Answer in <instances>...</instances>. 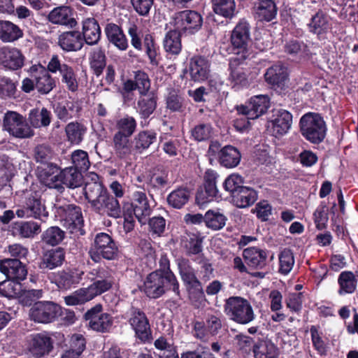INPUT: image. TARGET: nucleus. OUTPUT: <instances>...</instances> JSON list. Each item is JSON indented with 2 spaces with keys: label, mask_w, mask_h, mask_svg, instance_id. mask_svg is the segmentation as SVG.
Masks as SVG:
<instances>
[{
  "label": "nucleus",
  "mask_w": 358,
  "mask_h": 358,
  "mask_svg": "<svg viewBox=\"0 0 358 358\" xmlns=\"http://www.w3.org/2000/svg\"><path fill=\"white\" fill-rule=\"evenodd\" d=\"M144 292L152 299H157L164 294L166 290H172L179 296V283L174 274L165 276L161 271H154L150 273L144 282Z\"/></svg>",
  "instance_id": "f257e3e1"
},
{
  "label": "nucleus",
  "mask_w": 358,
  "mask_h": 358,
  "mask_svg": "<svg viewBox=\"0 0 358 358\" xmlns=\"http://www.w3.org/2000/svg\"><path fill=\"white\" fill-rule=\"evenodd\" d=\"M229 318L236 323L246 324L255 319V313L250 302L241 296H231L224 305Z\"/></svg>",
  "instance_id": "f03ea898"
},
{
  "label": "nucleus",
  "mask_w": 358,
  "mask_h": 358,
  "mask_svg": "<svg viewBox=\"0 0 358 358\" xmlns=\"http://www.w3.org/2000/svg\"><path fill=\"white\" fill-rule=\"evenodd\" d=\"M300 129L302 135L313 143L322 142L327 131V126L323 117L315 113H308L301 117Z\"/></svg>",
  "instance_id": "7ed1b4c3"
},
{
  "label": "nucleus",
  "mask_w": 358,
  "mask_h": 358,
  "mask_svg": "<svg viewBox=\"0 0 358 358\" xmlns=\"http://www.w3.org/2000/svg\"><path fill=\"white\" fill-rule=\"evenodd\" d=\"M16 215L19 217H34L42 219L47 217L48 213L44 201L41 198V193L38 191H28L24 194V201L21 208L17 209Z\"/></svg>",
  "instance_id": "20e7f679"
},
{
  "label": "nucleus",
  "mask_w": 358,
  "mask_h": 358,
  "mask_svg": "<svg viewBox=\"0 0 358 358\" xmlns=\"http://www.w3.org/2000/svg\"><path fill=\"white\" fill-rule=\"evenodd\" d=\"M89 254L94 262H99L102 258L110 260L117 256V247L108 234L99 233L96 235Z\"/></svg>",
  "instance_id": "39448f33"
},
{
  "label": "nucleus",
  "mask_w": 358,
  "mask_h": 358,
  "mask_svg": "<svg viewBox=\"0 0 358 358\" xmlns=\"http://www.w3.org/2000/svg\"><path fill=\"white\" fill-rule=\"evenodd\" d=\"M3 128L10 135L18 138H29L34 135L25 118L15 111H8L3 120Z\"/></svg>",
  "instance_id": "423d86ee"
},
{
  "label": "nucleus",
  "mask_w": 358,
  "mask_h": 358,
  "mask_svg": "<svg viewBox=\"0 0 358 358\" xmlns=\"http://www.w3.org/2000/svg\"><path fill=\"white\" fill-rule=\"evenodd\" d=\"M231 41L233 46L238 49L235 52L236 57L238 59H250L252 57V52L248 48L250 41V27L245 22H239L234 29Z\"/></svg>",
  "instance_id": "0eeeda50"
},
{
  "label": "nucleus",
  "mask_w": 358,
  "mask_h": 358,
  "mask_svg": "<svg viewBox=\"0 0 358 358\" xmlns=\"http://www.w3.org/2000/svg\"><path fill=\"white\" fill-rule=\"evenodd\" d=\"M61 313V307L52 301H38L29 310L31 320L38 323H50Z\"/></svg>",
  "instance_id": "6e6552de"
},
{
  "label": "nucleus",
  "mask_w": 358,
  "mask_h": 358,
  "mask_svg": "<svg viewBox=\"0 0 358 358\" xmlns=\"http://www.w3.org/2000/svg\"><path fill=\"white\" fill-rule=\"evenodd\" d=\"M123 209L129 210L139 222L145 224L150 215L152 208L146 194L143 191H136L131 196V202L125 203Z\"/></svg>",
  "instance_id": "1a4fd4ad"
},
{
  "label": "nucleus",
  "mask_w": 358,
  "mask_h": 358,
  "mask_svg": "<svg viewBox=\"0 0 358 358\" xmlns=\"http://www.w3.org/2000/svg\"><path fill=\"white\" fill-rule=\"evenodd\" d=\"M128 322L136 336L141 341H148L152 338L149 320L143 310L132 307L129 313Z\"/></svg>",
  "instance_id": "9d476101"
},
{
  "label": "nucleus",
  "mask_w": 358,
  "mask_h": 358,
  "mask_svg": "<svg viewBox=\"0 0 358 358\" xmlns=\"http://www.w3.org/2000/svg\"><path fill=\"white\" fill-rule=\"evenodd\" d=\"M58 213L64 218V225L71 234H83V218L81 208L73 204L58 206Z\"/></svg>",
  "instance_id": "9b49d317"
},
{
  "label": "nucleus",
  "mask_w": 358,
  "mask_h": 358,
  "mask_svg": "<svg viewBox=\"0 0 358 358\" xmlns=\"http://www.w3.org/2000/svg\"><path fill=\"white\" fill-rule=\"evenodd\" d=\"M202 24V17L194 10H185L176 13L173 17V25L179 31L192 33L199 29Z\"/></svg>",
  "instance_id": "f8f14e48"
},
{
  "label": "nucleus",
  "mask_w": 358,
  "mask_h": 358,
  "mask_svg": "<svg viewBox=\"0 0 358 358\" xmlns=\"http://www.w3.org/2000/svg\"><path fill=\"white\" fill-rule=\"evenodd\" d=\"M36 80V90L41 94H47L55 87V81L48 70L41 64L32 65L27 71Z\"/></svg>",
  "instance_id": "ddd939ff"
},
{
  "label": "nucleus",
  "mask_w": 358,
  "mask_h": 358,
  "mask_svg": "<svg viewBox=\"0 0 358 358\" xmlns=\"http://www.w3.org/2000/svg\"><path fill=\"white\" fill-rule=\"evenodd\" d=\"M101 305H96L85 313V318L89 320V327L96 331L106 332L113 326V320L110 315L101 313Z\"/></svg>",
  "instance_id": "4468645a"
},
{
  "label": "nucleus",
  "mask_w": 358,
  "mask_h": 358,
  "mask_svg": "<svg viewBox=\"0 0 358 358\" xmlns=\"http://www.w3.org/2000/svg\"><path fill=\"white\" fill-rule=\"evenodd\" d=\"M269 107V98L266 95L252 97L248 103L237 108L239 113L245 115L247 119L255 120L265 113Z\"/></svg>",
  "instance_id": "2eb2a0df"
},
{
  "label": "nucleus",
  "mask_w": 358,
  "mask_h": 358,
  "mask_svg": "<svg viewBox=\"0 0 358 358\" xmlns=\"http://www.w3.org/2000/svg\"><path fill=\"white\" fill-rule=\"evenodd\" d=\"M92 208L100 215H106L115 218L119 217L121 215V207L118 200L108 192L98 199Z\"/></svg>",
  "instance_id": "dca6fc26"
},
{
  "label": "nucleus",
  "mask_w": 358,
  "mask_h": 358,
  "mask_svg": "<svg viewBox=\"0 0 358 358\" xmlns=\"http://www.w3.org/2000/svg\"><path fill=\"white\" fill-rule=\"evenodd\" d=\"M0 271L12 280L20 282L26 278L27 270L25 265L17 259H5L0 262Z\"/></svg>",
  "instance_id": "f3484780"
},
{
  "label": "nucleus",
  "mask_w": 358,
  "mask_h": 358,
  "mask_svg": "<svg viewBox=\"0 0 358 358\" xmlns=\"http://www.w3.org/2000/svg\"><path fill=\"white\" fill-rule=\"evenodd\" d=\"M215 179L216 176L213 171L206 173L203 187L198 190L196 195V202L199 206H203L210 202L216 196L217 189Z\"/></svg>",
  "instance_id": "a211bd4d"
},
{
  "label": "nucleus",
  "mask_w": 358,
  "mask_h": 358,
  "mask_svg": "<svg viewBox=\"0 0 358 358\" xmlns=\"http://www.w3.org/2000/svg\"><path fill=\"white\" fill-rule=\"evenodd\" d=\"M24 57L21 51L16 48H0V64L10 70L15 71L24 66Z\"/></svg>",
  "instance_id": "6ab92c4d"
},
{
  "label": "nucleus",
  "mask_w": 358,
  "mask_h": 358,
  "mask_svg": "<svg viewBox=\"0 0 358 358\" xmlns=\"http://www.w3.org/2000/svg\"><path fill=\"white\" fill-rule=\"evenodd\" d=\"M48 20L52 24L65 25L71 28L77 24L72 9L66 6L55 8L49 13Z\"/></svg>",
  "instance_id": "aec40b11"
},
{
  "label": "nucleus",
  "mask_w": 358,
  "mask_h": 358,
  "mask_svg": "<svg viewBox=\"0 0 358 358\" xmlns=\"http://www.w3.org/2000/svg\"><path fill=\"white\" fill-rule=\"evenodd\" d=\"M65 257V251L62 248L48 250L43 252L39 267L41 269L52 270L63 264Z\"/></svg>",
  "instance_id": "412c9836"
},
{
  "label": "nucleus",
  "mask_w": 358,
  "mask_h": 358,
  "mask_svg": "<svg viewBox=\"0 0 358 358\" xmlns=\"http://www.w3.org/2000/svg\"><path fill=\"white\" fill-rule=\"evenodd\" d=\"M83 274V271L77 268H66L59 271L56 278L57 286L60 289H69L80 282Z\"/></svg>",
  "instance_id": "4be33fe9"
},
{
  "label": "nucleus",
  "mask_w": 358,
  "mask_h": 358,
  "mask_svg": "<svg viewBox=\"0 0 358 358\" xmlns=\"http://www.w3.org/2000/svg\"><path fill=\"white\" fill-rule=\"evenodd\" d=\"M189 74L194 81H203L208 78L210 74V63L203 57H194L189 62Z\"/></svg>",
  "instance_id": "5701e85b"
},
{
  "label": "nucleus",
  "mask_w": 358,
  "mask_h": 358,
  "mask_svg": "<svg viewBox=\"0 0 358 358\" xmlns=\"http://www.w3.org/2000/svg\"><path fill=\"white\" fill-rule=\"evenodd\" d=\"M52 348L51 338L45 335L37 334L32 336L29 345L30 353L40 358L48 354Z\"/></svg>",
  "instance_id": "b1692460"
},
{
  "label": "nucleus",
  "mask_w": 358,
  "mask_h": 358,
  "mask_svg": "<svg viewBox=\"0 0 358 358\" xmlns=\"http://www.w3.org/2000/svg\"><path fill=\"white\" fill-rule=\"evenodd\" d=\"M86 199L90 203L91 207L99 199L107 190L99 181V177L96 174H93L90 181L85 182V187L83 188Z\"/></svg>",
  "instance_id": "393cba45"
},
{
  "label": "nucleus",
  "mask_w": 358,
  "mask_h": 358,
  "mask_svg": "<svg viewBox=\"0 0 358 358\" xmlns=\"http://www.w3.org/2000/svg\"><path fill=\"white\" fill-rule=\"evenodd\" d=\"M243 256L246 264L254 268L262 269L266 265L267 252L264 250L250 247L243 250Z\"/></svg>",
  "instance_id": "a878e982"
},
{
  "label": "nucleus",
  "mask_w": 358,
  "mask_h": 358,
  "mask_svg": "<svg viewBox=\"0 0 358 358\" xmlns=\"http://www.w3.org/2000/svg\"><path fill=\"white\" fill-rule=\"evenodd\" d=\"M81 110L80 104L76 101H64L57 103L54 106V112L62 121L66 122L70 119L76 117L79 115Z\"/></svg>",
  "instance_id": "bb28decb"
},
{
  "label": "nucleus",
  "mask_w": 358,
  "mask_h": 358,
  "mask_svg": "<svg viewBox=\"0 0 358 358\" xmlns=\"http://www.w3.org/2000/svg\"><path fill=\"white\" fill-rule=\"evenodd\" d=\"M268 84L273 87H282L287 80V68L281 64H276L268 68L264 75Z\"/></svg>",
  "instance_id": "cd10ccee"
},
{
  "label": "nucleus",
  "mask_w": 358,
  "mask_h": 358,
  "mask_svg": "<svg viewBox=\"0 0 358 358\" xmlns=\"http://www.w3.org/2000/svg\"><path fill=\"white\" fill-rule=\"evenodd\" d=\"M58 43L65 51H77L83 47V38L79 31H71L62 33L59 37Z\"/></svg>",
  "instance_id": "c85d7f7f"
},
{
  "label": "nucleus",
  "mask_w": 358,
  "mask_h": 358,
  "mask_svg": "<svg viewBox=\"0 0 358 358\" xmlns=\"http://www.w3.org/2000/svg\"><path fill=\"white\" fill-rule=\"evenodd\" d=\"M231 196L233 203L241 208L252 206L257 199L256 191L247 187H241Z\"/></svg>",
  "instance_id": "c756f323"
},
{
  "label": "nucleus",
  "mask_w": 358,
  "mask_h": 358,
  "mask_svg": "<svg viewBox=\"0 0 358 358\" xmlns=\"http://www.w3.org/2000/svg\"><path fill=\"white\" fill-rule=\"evenodd\" d=\"M254 10L259 20L267 22L272 20L277 14V8L273 0H257Z\"/></svg>",
  "instance_id": "7c9ffc66"
},
{
  "label": "nucleus",
  "mask_w": 358,
  "mask_h": 358,
  "mask_svg": "<svg viewBox=\"0 0 358 358\" xmlns=\"http://www.w3.org/2000/svg\"><path fill=\"white\" fill-rule=\"evenodd\" d=\"M83 34L86 43L94 45L101 37V29L94 18H87L83 22Z\"/></svg>",
  "instance_id": "2f4dec72"
},
{
  "label": "nucleus",
  "mask_w": 358,
  "mask_h": 358,
  "mask_svg": "<svg viewBox=\"0 0 358 358\" xmlns=\"http://www.w3.org/2000/svg\"><path fill=\"white\" fill-rule=\"evenodd\" d=\"M292 115L285 110L277 111L275 117L272 120L273 131L275 135L286 134L291 127Z\"/></svg>",
  "instance_id": "473e14b6"
},
{
  "label": "nucleus",
  "mask_w": 358,
  "mask_h": 358,
  "mask_svg": "<svg viewBox=\"0 0 358 358\" xmlns=\"http://www.w3.org/2000/svg\"><path fill=\"white\" fill-rule=\"evenodd\" d=\"M108 41L121 50L128 47L127 40L121 28L115 24H108L105 29Z\"/></svg>",
  "instance_id": "72a5a7b5"
},
{
  "label": "nucleus",
  "mask_w": 358,
  "mask_h": 358,
  "mask_svg": "<svg viewBox=\"0 0 358 358\" xmlns=\"http://www.w3.org/2000/svg\"><path fill=\"white\" fill-rule=\"evenodd\" d=\"M255 358H278L277 347L269 340H262L253 345Z\"/></svg>",
  "instance_id": "f704fd0d"
},
{
  "label": "nucleus",
  "mask_w": 358,
  "mask_h": 358,
  "mask_svg": "<svg viewBox=\"0 0 358 358\" xmlns=\"http://www.w3.org/2000/svg\"><path fill=\"white\" fill-rule=\"evenodd\" d=\"M60 178L63 186L69 188H78L83 184L81 172L73 167H68L60 171Z\"/></svg>",
  "instance_id": "c9c22d12"
},
{
  "label": "nucleus",
  "mask_w": 358,
  "mask_h": 358,
  "mask_svg": "<svg viewBox=\"0 0 358 358\" xmlns=\"http://www.w3.org/2000/svg\"><path fill=\"white\" fill-rule=\"evenodd\" d=\"M241 157V154L236 148L227 145L220 150L219 162L226 168H234L239 164Z\"/></svg>",
  "instance_id": "e433bc0d"
},
{
  "label": "nucleus",
  "mask_w": 358,
  "mask_h": 358,
  "mask_svg": "<svg viewBox=\"0 0 358 358\" xmlns=\"http://www.w3.org/2000/svg\"><path fill=\"white\" fill-rule=\"evenodd\" d=\"M22 36V31L17 25L10 21L0 20V40L13 42Z\"/></svg>",
  "instance_id": "4c0bfd02"
},
{
  "label": "nucleus",
  "mask_w": 358,
  "mask_h": 358,
  "mask_svg": "<svg viewBox=\"0 0 358 358\" xmlns=\"http://www.w3.org/2000/svg\"><path fill=\"white\" fill-rule=\"evenodd\" d=\"M54 152L52 148L45 144L38 145L34 150V158L37 163L47 165V169L54 171L57 169V166L50 162L52 159Z\"/></svg>",
  "instance_id": "58836bf2"
},
{
  "label": "nucleus",
  "mask_w": 358,
  "mask_h": 358,
  "mask_svg": "<svg viewBox=\"0 0 358 358\" xmlns=\"http://www.w3.org/2000/svg\"><path fill=\"white\" fill-rule=\"evenodd\" d=\"M246 59H238V57H234L231 59L229 68V79L234 85H245L247 84V74L245 70L240 66L241 63Z\"/></svg>",
  "instance_id": "ea45409f"
},
{
  "label": "nucleus",
  "mask_w": 358,
  "mask_h": 358,
  "mask_svg": "<svg viewBox=\"0 0 358 358\" xmlns=\"http://www.w3.org/2000/svg\"><path fill=\"white\" fill-rule=\"evenodd\" d=\"M51 113L46 108H42L41 110L34 108L30 110L28 120L31 125L35 128L48 127L51 122Z\"/></svg>",
  "instance_id": "a19ab883"
},
{
  "label": "nucleus",
  "mask_w": 358,
  "mask_h": 358,
  "mask_svg": "<svg viewBox=\"0 0 358 358\" xmlns=\"http://www.w3.org/2000/svg\"><path fill=\"white\" fill-rule=\"evenodd\" d=\"M85 339L82 335H73L69 349L64 352L61 358H83L82 353L85 349Z\"/></svg>",
  "instance_id": "79ce46f5"
},
{
  "label": "nucleus",
  "mask_w": 358,
  "mask_h": 358,
  "mask_svg": "<svg viewBox=\"0 0 358 358\" xmlns=\"http://www.w3.org/2000/svg\"><path fill=\"white\" fill-rule=\"evenodd\" d=\"M87 127L78 122H71L65 127L67 140L72 144L78 145L84 138Z\"/></svg>",
  "instance_id": "37998d69"
},
{
  "label": "nucleus",
  "mask_w": 358,
  "mask_h": 358,
  "mask_svg": "<svg viewBox=\"0 0 358 358\" xmlns=\"http://www.w3.org/2000/svg\"><path fill=\"white\" fill-rule=\"evenodd\" d=\"M190 191L186 187H180L172 191L167 196L168 204L176 209L182 208L190 198Z\"/></svg>",
  "instance_id": "c03bdc74"
},
{
  "label": "nucleus",
  "mask_w": 358,
  "mask_h": 358,
  "mask_svg": "<svg viewBox=\"0 0 358 358\" xmlns=\"http://www.w3.org/2000/svg\"><path fill=\"white\" fill-rule=\"evenodd\" d=\"M113 284V280L110 275L108 273L106 278L97 279L88 287L85 288L87 294L92 300L96 296L101 294L102 293L109 290Z\"/></svg>",
  "instance_id": "a18cd8bd"
},
{
  "label": "nucleus",
  "mask_w": 358,
  "mask_h": 358,
  "mask_svg": "<svg viewBox=\"0 0 358 358\" xmlns=\"http://www.w3.org/2000/svg\"><path fill=\"white\" fill-rule=\"evenodd\" d=\"M203 238L198 234H187L182 239V244L187 255H198L202 251Z\"/></svg>",
  "instance_id": "49530a36"
},
{
  "label": "nucleus",
  "mask_w": 358,
  "mask_h": 358,
  "mask_svg": "<svg viewBox=\"0 0 358 358\" xmlns=\"http://www.w3.org/2000/svg\"><path fill=\"white\" fill-rule=\"evenodd\" d=\"M90 64L94 73L100 76L106 65V56L105 52L100 48H94L89 56Z\"/></svg>",
  "instance_id": "de8ad7c7"
},
{
  "label": "nucleus",
  "mask_w": 358,
  "mask_h": 358,
  "mask_svg": "<svg viewBox=\"0 0 358 358\" xmlns=\"http://www.w3.org/2000/svg\"><path fill=\"white\" fill-rule=\"evenodd\" d=\"M214 12L226 18H232L236 12L235 0H212Z\"/></svg>",
  "instance_id": "09e8293b"
},
{
  "label": "nucleus",
  "mask_w": 358,
  "mask_h": 358,
  "mask_svg": "<svg viewBox=\"0 0 358 358\" xmlns=\"http://www.w3.org/2000/svg\"><path fill=\"white\" fill-rule=\"evenodd\" d=\"M157 97L154 93L142 94L138 101V110L143 117H148L155 110Z\"/></svg>",
  "instance_id": "8fccbe9b"
},
{
  "label": "nucleus",
  "mask_w": 358,
  "mask_h": 358,
  "mask_svg": "<svg viewBox=\"0 0 358 358\" xmlns=\"http://www.w3.org/2000/svg\"><path fill=\"white\" fill-rule=\"evenodd\" d=\"M179 32V31L175 29L169 31L166 34L164 40V47L167 52L172 55H178L180 53L182 45Z\"/></svg>",
  "instance_id": "3c124183"
},
{
  "label": "nucleus",
  "mask_w": 358,
  "mask_h": 358,
  "mask_svg": "<svg viewBox=\"0 0 358 358\" xmlns=\"http://www.w3.org/2000/svg\"><path fill=\"white\" fill-rule=\"evenodd\" d=\"M129 138V136L122 133H115L113 136L115 152L121 158L125 157L131 153V145Z\"/></svg>",
  "instance_id": "603ef678"
},
{
  "label": "nucleus",
  "mask_w": 358,
  "mask_h": 358,
  "mask_svg": "<svg viewBox=\"0 0 358 358\" xmlns=\"http://www.w3.org/2000/svg\"><path fill=\"white\" fill-rule=\"evenodd\" d=\"M227 217L219 211L209 210L205 214L206 226L213 230L222 229L226 223Z\"/></svg>",
  "instance_id": "864d4df0"
},
{
  "label": "nucleus",
  "mask_w": 358,
  "mask_h": 358,
  "mask_svg": "<svg viewBox=\"0 0 358 358\" xmlns=\"http://www.w3.org/2000/svg\"><path fill=\"white\" fill-rule=\"evenodd\" d=\"M14 233L23 238H31L41 231L40 225L34 222L16 223L13 227Z\"/></svg>",
  "instance_id": "5fc2aeb1"
},
{
  "label": "nucleus",
  "mask_w": 358,
  "mask_h": 358,
  "mask_svg": "<svg viewBox=\"0 0 358 358\" xmlns=\"http://www.w3.org/2000/svg\"><path fill=\"white\" fill-rule=\"evenodd\" d=\"M338 281L340 285L338 290L340 294L352 293L356 288L357 280L354 273L350 271L342 272Z\"/></svg>",
  "instance_id": "6e6d98bb"
},
{
  "label": "nucleus",
  "mask_w": 358,
  "mask_h": 358,
  "mask_svg": "<svg viewBox=\"0 0 358 358\" xmlns=\"http://www.w3.org/2000/svg\"><path fill=\"white\" fill-rule=\"evenodd\" d=\"M65 233L58 227L48 228L42 235V240L48 245H58L64 238Z\"/></svg>",
  "instance_id": "4d7b16f0"
},
{
  "label": "nucleus",
  "mask_w": 358,
  "mask_h": 358,
  "mask_svg": "<svg viewBox=\"0 0 358 358\" xmlns=\"http://www.w3.org/2000/svg\"><path fill=\"white\" fill-rule=\"evenodd\" d=\"M22 292L20 282L9 280L0 282V294L7 298H15Z\"/></svg>",
  "instance_id": "13d9d810"
},
{
  "label": "nucleus",
  "mask_w": 358,
  "mask_h": 358,
  "mask_svg": "<svg viewBox=\"0 0 358 358\" xmlns=\"http://www.w3.org/2000/svg\"><path fill=\"white\" fill-rule=\"evenodd\" d=\"M279 272L282 274H288L293 268L294 257L291 250L285 248L279 255Z\"/></svg>",
  "instance_id": "bf43d9fd"
},
{
  "label": "nucleus",
  "mask_w": 358,
  "mask_h": 358,
  "mask_svg": "<svg viewBox=\"0 0 358 358\" xmlns=\"http://www.w3.org/2000/svg\"><path fill=\"white\" fill-rule=\"evenodd\" d=\"M310 31L314 34H320L329 28L327 17L322 13L317 12L309 24Z\"/></svg>",
  "instance_id": "052dcab7"
},
{
  "label": "nucleus",
  "mask_w": 358,
  "mask_h": 358,
  "mask_svg": "<svg viewBox=\"0 0 358 358\" xmlns=\"http://www.w3.org/2000/svg\"><path fill=\"white\" fill-rule=\"evenodd\" d=\"M71 160L73 164V167L80 172L86 171L90 166L87 153L82 150L74 151L71 155Z\"/></svg>",
  "instance_id": "680f3d73"
},
{
  "label": "nucleus",
  "mask_w": 358,
  "mask_h": 358,
  "mask_svg": "<svg viewBox=\"0 0 358 358\" xmlns=\"http://www.w3.org/2000/svg\"><path fill=\"white\" fill-rule=\"evenodd\" d=\"M213 127L209 123H199L191 131L192 136L197 141H203L212 136Z\"/></svg>",
  "instance_id": "e2e57ef3"
},
{
  "label": "nucleus",
  "mask_w": 358,
  "mask_h": 358,
  "mask_svg": "<svg viewBox=\"0 0 358 358\" xmlns=\"http://www.w3.org/2000/svg\"><path fill=\"white\" fill-rule=\"evenodd\" d=\"M43 171L45 176L44 178V182L45 185L50 188H54L59 192H62L64 187L61 182L60 172L58 174L54 175L55 173L58 171V169L57 170H54L53 172L52 170L48 169H45Z\"/></svg>",
  "instance_id": "0e129e2a"
},
{
  "label": "nucleus",
  "mask_w": 358,
  "mask_h": 358,
  "mask_svg": "<svg viewBox=\"0 0 358 358\" xmlns=\"http://www.w3.org/2000/svg\"><path fill=\"white\" fill-rule=\"evenodd\" d=\"M136 127L135 119L132 117L127 116L117 121V127L118 131L117 133H122L126 136H131L134 132Z\"/></svg>",
  "instance_id": "69168bd1"
},
{
  "label": "nucleus",
  "mask_w": 358,
  "mask_h": 358,
  "mask_svg": "<svg viewBox=\"0 0 358 358\" xmlns=\"http://www.w3.org/2000/svg\"><path fill=\"white\" fill-rule=\"evenodd\" d=\"M134 80L137 90L141 95L150 93L149 92L150 89V80L147 73L138 71L135 73Z\"/></svg>",
  "instance_id": "338daca9"
},
{
  "label": "nucleus",
  "mask_w": 358,
  "mask_h": 358,
  "mask_svg": "<svg viewBox=\"0 0 358 358\" xmlns=\"http://www.w3.org/2000/svg\"><path fill=\"white\" fill-rule=\"evenodd\" d=\"M60 76H62V82L64 83L67 89L71 92L77 91L78 83L76 75L72 66H69L68 69L64 71Z\"/></svg>",
  "instance_id": "774afa93"
}]
</instances>
